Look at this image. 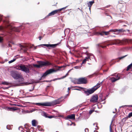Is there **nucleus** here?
I'll list each match as a JSON object with an SVG mask.
<instances>
[{"mask_svg":"<svg viewBox=\"0 0 132 132\" xmlns=\"http://www.w3.org/2000/svg\"><path fill=\"white\" fill-rule=\"evenodd\" d=\"M103 82V81H102L100 83H97L96 85L91 88L90 89L88 90L87 91H85L84 93L86 96H88L92 94L100 87L101 85L102 84Z\"/></svg>","mask_w":132,"mask_h":132,"instance_id":"1","label":"nucleus"},{"mask_svg":"<svg viewBox=\"0 0 132 132\" xmlns=\"http://www.w3.org/2000/svg\"><path fill=\"white\" fill-rule=\"evenodd\" d=\"M10 73L11 76L14 79H19V80H21V81H23L24 79L22 76L21 75L18 73L16 71H10Z\"/></svg>","mask_w":132,"mask_h":132,"instance_id":"2","label":"nucleus"},{"mask_svg":"<svg viewBox=\"0 0 132 132\" xmlns=\"http://www.w3.org/2000/svg\"><path fill=\"white\" fill-rule=\"evenodd\" d=\"M38 64H33V66L37 68H39L44 66H47L51 65V63L48 61L44 62L43 61H37Z\"/></svg>","mask_w":132,"mask_h":132,"instance_id":"3","label":"nucleus"},{"mask_svg":"<svg viewBox=\"0 0 132 132\" xmlns=\"http://www.w3.org/2000/svg\"><path fill=\"white\" fill-rule=\"evenodd\" d=\"M27 65H25L24 64H21L19 66V67L20 69L19 70L25 72L26 73H28L30 72L29 69Z\"/></svg>","mask_w":132,"mask_h":132,"instance_id":"4","label":"nucleus"},{"mask_svg":"<svg viewBox=\"0 0 132 132\" xmlns=\"http://www.w3.org/2000/svg\"><path fill=\"white\" fill-rule=\"evenodd\" d=\"M58 70H55L53 69H49L43 73L41 76V78H44L48 75L51 74L54 72H56Z\"/></svg>","mask_w":132,"mask_h":132,"instance_id":"5","label":"nucleus"},{"mask_svg":"<svg viewBox=\"0 0 132 132\" xmlns=\"http://www.w3.org/2000/svg\"><path fill=\"white\" fill-rule=\"evenodd\" d=\"M77 84H86L87 83V80L85 77L80 78L77 79Z\"/></svg>","mask_w":132,"mask_h":132,"instance_id":"6","label":"nucleus"},{"mask_svg":"<svg viewBox=\"0 0 132 132\" xmlns=\"http://www.w3.org/2000/svg\"><path fill=\"white\" fill-rule=\"evenodd\" d=\"M60 102L59 99L55 100L51 102H47V106H51L59 104Z\"/></svg>","mask_w":132,"mask_h":132,"instance_id":"7","label":"nucleus"},{"mask_svg":"<svg viewBox=\"0 0 132 132\" xmlns=\"http://www.w3.org/2000/svg\"><path fill=\"white\" fill-rule=\"evenodd\" d=\"M98 95L95 94L92 96L90 100V101L93 103H97L98 102Z\"/></svg>","mask_w":132,"mask_h":132,"instance_id":"8","label":"nucleus"},{"mask_svg":"<svg viewBox=\"0 0 132 132\" xmlns=\"http://www.w3.org/2000/svg\"><path fill=\"white\" fill-rule=\"evenodd\" d=\"M58 12V10H54L50 13L47 15L45 17V18H48L50 16L53 15Z\"/></svg>","mask_w":132,"mask_h":132,"instance_id":"9","label":"nucleus"},{"mask_svg":"<svg viewBox=\"0 0 132 132\" xmlns=\"http://www.w3.org/2000/svg\"><path fill=\"white\" fill-rule=\"evenodd\" d=\"M87 56L85 57V58L83 60L82 63L81 64V65L82 64L85 63L86 61H88L89 59H90V56L92 55V54H87Z\"/></svg>","mask_w":132,"mask_h":132,"instance_id":"10","label":"nucleus"},{"mask_svg":"<svg viewBox=\"0 0 132 132\" xmlns=\"http://www.w3.org/2000/svg\"><path fill=\"white\" fill-rule=\"evenodd\" d=\"M57 45V44H41L39 45V46H46L47 47H48L49 49H50V48L49 47H51L52 48H54Z\"/></svg>","mask_w":132,"mask_h":132,"instance_id":"11","label":"nucleus"},{"mask_svg":"<svg viewBox=\"0 0 132 132\" xmlns=\"http://www.w3.org/2000/svg\"><path fill=\"white\" fill-rule=\"evenodd\" d=\"M122 41L119 40H115L113 41L112 42L113 43L112 44L113 45H117V44H122Z\"/></svg>","mask_w":132,"mask_h":132,"instance_id":"12","label":"nucleus"},{"mask_svg":"<svg viewBox=\"0 0 132 132\" xmlns=\"http://www.w3.org/2000/svg\"><path fill=\"white\" fill-rule=\"evenodd\" d=\"M34 104L36 105H39V106H47V102L43 103H35Z\"/></svg>","mask_w":132,"mask_h":132,"instance_id":"13","label":"nucleus"},{"mask_svg":"<svg viewBox=\"0 0 132 132\" xmlns=\"http://www.w3.org/2000/svg\"><path fill=\"white\" fill-rule=\"evenodd\" d=\"M118 76L117 75V78L116 79L114 77L112 78H111V81L112 82H113L116 81L119 79H120V77H118Z\"/></svg>","mask_w":132,"mask_h":132,"instance_id":"14","label":"nucleus"},{"mask_svg":"<svg viewBox=\"0 0 132 132\" xmlns=\"http://www.w3.org/2000/svg\"><path fill=\"white\" fill-rule=\"evenodd\" d=\"M75 114H73L67 116V118L71 119H75Z\"/></svg>","mask_w":132,"mask_h":132,"instance_id":"15","label":"nucleus"},{"mask_svg":"<svg viewBox=\"0 0 132 132\" xmlns=\"http://www.w3.org/2000/svg\"><path fill=\"white\" fill-rule=\"evenodd\" d=\"M94 35L96 36H99L100 35L101 36H103L104 35L103 32H95L94 33Z\"/></svg>","mask_w":132,"mask_h":132,"instance_id":"16","label":"nucleus"},{"mask_svg":"<svg viewBox=\"0 0 132 132\" xmlns=\"http://www.w3.org/2000/svg\"><path fill=\"white\" fill-rule=\"evenodd\" d=\"M94 3V1H89L87 3V5L88 7H91L92 6L93 3Z\"/></svg>","mask_w":132,"mask_h":132,"instance_id":"17","label":"nucleus"},{"mask_svg":"<svg viewBox=\"0 0 132 132\" xmlns=\"http://www.w3.org/2000/svg\"><path fill=\"white\" fill-rule=\"evenodd\" d=\"M83 116H84V117L83 118V119L85 120L87 119H88V114H84V113H83Z\"/></svg>","mask_w":132,"mask_h":132,"instance_id":"18","label":"nucleus"},{"mask_svg":"<svg viewBox=\"0 0 132 132\" xmlns=\"http://www.w3.org/2000/svg\"><path fill=\"white\" fill-rule=\"evenodd\" d=\"M132 67V64L131 63L127 67L126 70L128 71Z\"/></svg>","mask_w":132,"mask_h":132,"instance_id":"19","label":"nucleus"},{"mask_svg":"<svg viewBox=\"0 0 132 132\" xmlns=\"http://www.w3.org/2000/svg\"><path fill=\"white\" fill-rule=\"evenodd\" d=\"M13 126L12 125H7V126L6 129L8 130L11 129L12 128Z\"/></svg>","mask_w":132,"mask_h":132,"instance_id":"20","label":"nucleus"},{"mask_svg":"<svg viewBox=\"0 0 132 132\" xmlns=\"http://www.w3.org/2000/svg\"><path fill=\"white\" fill-rule=\"evenodd\" d=\"M36 121L35 120H32V125L33 126H36Z\"/></svg>","mask_w":132,"mask_h":132,"instance_id":"21","label":"nucleus"},{"mask_svg":"<svg viewBox=\"0 0 132 132\" xmlns=\"http://www.w3.org/2000/svg\"><path fill=\"white\" fill-rule=\"evenodd\" d=\"M2 83L3 85H8L10 84L8 82H7L6 81L3 82H2Z\"/></svg>","mask_w":132,"mask_h":132,"instance_id":"22","label":"nucleus"},{"mask_svg":"<svg viewBox=\"0 0 132 132\" xmlns=\"http://www.w3.org/2000/svg\"><path fill=\"white\" fill-rule=\"evenodd\" d=\"M17 58H18V57H16V58H14V59H13V60H11L10 61H9V64H10L13 62H14V61H15V60H16V59Z\"/></svg>","mask_w":132,"mask_h":132,"instance_id":"23","label":"nucleus"},{"mask_svg":"<svg viewBox=\"0 0 132 132\" xmlns=\"http://www.w3.org/2000/svg\"><path fill=\"white\" fill-rule=\"evenodd\" d=\"M87 54H92V55H93V56L91 55V56H90V59H89L90 60H91V58H92V59L94 58V56L93 54H91V53H87Z\"/></svg>","mask_w":132,"mask_h":132,"instance_id":"24","label":"nucleus"},{"mask_svg":"<svg viewBox=\"0 0 132 132\" xmlns=\"http://www.w3.org/2000/svg\"><path fill=\"white\" fill-rule=\"evenodd\" d=\"M125 31L123 30V29H117V32H122Z\"/></svg>","mask_w":132,"mask_h":132,"instance_id":"25","label":"nucleus"},{"mask_svg":"<svg viewBox=\"0 0 132 132\" xmlns=\"http://www.w3.org/2000/svg\"><path fill=\"white\" fill-rule=\"evenodd\" d=\"M68 6H67L65 7H63V8L60 9H59L57 10H58V12H59L60 11L62 10L65 9Z\"/></svg>","mask_w":132,"mask_h":132,"instance_id":"26","label":"nucleus"},{"mask_svg":"<svg viewBox=\"0 0 132 132\" xmlns=\"http://www.w3.org/2000/svg\"><path fill=\"white\" fill-rule=\"evenodd\" d=\"M117 31V29H111L109 31L115 32Z\"/></svg>","mask_w":132,"mask_h":132,"instance_id":"27","label":"nucleus"},{"mask_svg":"<svg viewBox=\"0 0 132 132\" xmlns=\"http://www.w3.org/2000/svg\"><path fill=\"white\" fill-rule=\"evenodd\" d=\"M128 55H125V56H122V57H119L118 58L119 60H121V59H122L124 58V57H125L126 56H127Z\"/></svg>","mask_w":132,"mask_h":132,"instance_id":"28","label":"nucleus"},{"mask_svg":"<svg viewBox=\"0 0 132 132\" xmlns=\"http://www.w3.org/2000/svg\"><path fill=\"white\" fill-rule=\"evenodd\" d=\"M20 46L21 47V50H23V51L24 52H26L27 51V50H24V49H23L22 48H23V47H24V46H23L22 45H20Z\"/></svg>","mask_w":132,"mask_h":132,"instance_id":"29","label":"nucleus"},{"mask_svg":"<svg viewBox=\"0 0 132 132\" xmlns=\"http://www.w3.org/2000/svg\"><path fill=\"white\" fill-rule=\"evenodd\" d=\"M113 122V120H112L111 122V124L110 126V132H112V131H111L112 128H111V125L112 124Z\"/></svg>","mask_w":132,"mask_h":132,"instance_id":"30","label":"nucleus"},{"mask_svg":"<svg viewBox=\"0 0 132 132\" xmlns=\"http://www.w3.org/2000/svg\"><path fill=\"white\" fill-rule=\"evenodd\" d=\"M109 31H108L103 32L104 34L105 35H109Z\"/></svg>","mask_w":132,"mask_h":132,"instance_id":"31","label":"nucleus"},{"mask_svg":"<svg viewBox=\"0 0 132 132\" xmlns=\"http://www.w3.org/2000/svg\"><path fill=\"white\" fill-rule=\"evenodd\" d=\"M43 116L45 117L46 118H47L48 116L47 115V114L45 112H43Z\"/></svg>","mask_w":132,"mask_h":132,"instance_id":"32","label":"nucleus"},{"mask_svg":"<svg viewBox=\"0 0 132 132\" xmlns=\"http://www.w3.org/2000/svg\"><path fill=\"white\" fill-rule=\"evenodd\" d=\"M81 67V65L80 66H75V67H74V68H75L76 69H77L80 68Z\"/></svg>","mask_w":132,"mask_h":132,"instance_id":"33","label":"nucleus"},{"mask_svg":"<svg viewBox=\"0 0 132 132\" xmlns=\"http://www.w3.org/2000/svg\"><path fill=\"white\" fill-rule=\"evenodd\" d=\"M9 109L10 110H16V109H15L14 108H9Z\"/></svg>","mask_w":132,"mask_h":132,"instance_id":"34","label":"nucleus"},{"mask_svg":"<svg viewBox=\"0 0 132 132\" xmlns=\"http://www.w3.org/2000/svg\"><path fill=\"white\" fill-rule=\"evenodd\" d=\"M131 117H132V112L129 113V114L128 115V117L129 118H130Z\"/></svg>","mask_w":132,"mask_h":132,"instance_id":"35","label":"nucleus"},{"mask_svg":"<svg viewBox=\"0 0 132 132\" xmlns=\"http://www.w3.org/2000/svg\"><path fill=\"white\" fill-rule=\"evenodd\" d=\"M72 82L74 84H77V81L76 80V81L75 80H72Z\"/></svg>","mask_w":132,"mask_h":132,"instance_id":"36","label":"nucleus"},{"mask_svg":"<svg viewBox=\"0 0 132 132\" xmlns=\"http://www.w3.org/2000/svg\"><path fill=\"white\" fill-rule=\"evenodd\" d=\"M42 95H43L42 94H38V95H34V96H32V97H36V96H42Z\"/></svg>","mask_w":132,"mask_h":132,"instance_id":"37","label":"nucleus"},{"mask_svg":"<svg viewBox=\"0 0 132 132\" xmlns=\"http://www.w3.org/2000/svg\"><path fill=\"white\" fill-rule=\"evenodd\" d=\"M85 132H88L89 131V129L87 128H86L85 129Z\"/></svg>","mask_w":132,"mask_h":132,"instance_id":"38","label":"nucleus"},{"mask_svg":"<svg viewBox=\"0 0 132 132\" xmlns=\"http://www.w3.org/2000/svg\"><path fill=\"white\" fill-rule=\"evenodd\" d=\"M129 118L128 117V116L126 117H125L123 119V120H125V121L128 118Z\"/></svg>","mask_w":132,"mask_h":132,"instance_id":"39","label":"nucleus"},{"mask_svg":"<svg viewBox=\"0 0 132 132\" xmlns=\"http://www.w3.org/2000/svg\"><path fill=\"white\" fill-rule=\"evenodd\" d=\"M36 109H32V110L30 111L31 112H33L35 111L36 110Z\"/></svg>","mask_w":132,"mask_h":132,"instance_id":"40","label":"nucleus"},{"mask_svg":"<svg viewBox=\"0 0 132 132\" xmlns=\"http://www.w3.org/2000/svg\"><path fill=\"white\" fill-rule=\"evenodd\" d=\"M3 39L0 36V43H2L3 41Z\"/></svg>","mask_w":132,"mask_h":132,"instance_id":"41","label":"nucleus"},{"mask_svg":"<svg viewBox=\"0 0 132 132\" xmlns=\"http://www.w3.org/2000/svg\"><path fill=\"white\" fill-rule=\"evenodd\" d=\"M34 89V86H33V87L32 89H30L29 90V91H32Z\"/></svg>","mask_w":132,"mask_h":132,"instance_id":"42","label":"nucleus"},{"mask_svg":"<svg viewBox=\"0 0 132 132\" xmlns=\"http://www.w3.org/2000/svg\"><path fill=\"white\" fill-rule=\"evenodd\" d=\"M60 80V79L59 78H55V79H53V80H52V81H55L56 80Z\"/></svg>","mask_w":132,"mask_h":132,"instance_id":"43","label":"nucleus"},{"mask_svg":"<svg viewBox=\"0 0 132 132\" xmlns=\"http://www.w3.org/2000/svg\"><path fill=\"white\" fill-rule=\"evenodd\" d=\"M66 76H63L62 77H61V78H59L60 79H63L64 78H65L66 77Z\"/></svg>","mask_w":132,"mask_h":132,"instance_id":"44","label":"nucleus"},{"mask_svg":"<svg viewBox=\"0 0 132 132\" xmlns=\"http://www.w3.org/2000/svg\"><path fill=\"white\" fill-rule=\"evenodd\" d=\"M54 117L52 116H48V117L47 118H51L53 117Z\"/></svg>","mask_w":132,"mask_h":132,"instance_id":"45","label":"nucleus"},{"mask_svg":"<svg viewBox=\"0 0 132 132\" xmlns=\"http://www.w3.org/2000/svg\"><path fill=\"white\" fill-rule=\"evenodd\" d=\"M93 112V110H90L89 111V113L90 114H91Z\"/></svg>","mask_w":132,"mask_h":132,"instance_id":"46","label":"nucleus"},{"mask_svg":"<svg viewBox=\"0 0 132 132\" xmlns=\"http://www.w3.org/2000/svg\"><path fill=\"white\" fill-rule=\"evenodd\" d=\"M71 70H69V71L66 74V75H65L66 77L68 76V72L69 71H70Z\"/></svg>","mask_w":132,"mask_h":132,"instance_id":"47","label":"nucleus"},{"mask_svg":"<svg viewBox=\"0 0 132 132\" xmlns=\"http://www.w3.org/2000/svg\"><path fill=\"white\" fill-rule=\"evenodd\" d=\"M42 38V37L41 36H39V40H40Z\"/></svg>","mask_w":132,"mask_h":132,"instance_id":"48","label":"nucleus"},{"mask_svg":"<svg viewBox=\"0 0 132 132\" xmlns=\"http://www.w3.org/2000/svg\"><path fill=\"white\" fill-rule=\"evenodd\" d=\"M78 9L82 13L83 12L79 8H78Z\"/></svg>","mask_w":132,"mask_h":132,"instance_id":"49","label":"nucleus"},{"mask_svg":"<svg viewBox=\"0 0 132 132\" xmlns=\"http://www.w3.org/2000/svg\"><path fill=\"white\" fill-rule=\"evenodd\" d=\"M89 7V10L90 12H90H91L90 9H91V7Z\"/></svg>","mask_w":132,"mask_h":132,"instance_id":"50","label":"nucleus"},{"mask_svg":"<svg viewBox=\"0 0 132 132\" xmlns=\"http://www.w3.org/2000/svg\"><path fill=\"white\" fill-rule=\"evenodd\" d=\"M52 81V80H50V81H49V80H46L45 81H46V82H51Z\"/></svg>","mask_w":132,"mask_h":132,"instance_id":"51","label":"nucleus"},{"mask_svg":"<svg viewBox=\"0 0 132 132\" xmlns=\"http://www.w3.org/2000/svg\"><path fill=\"white\" fill-rule=\"evenodd\" d=\"M74 89L77 90H80L79 89H77V88H75V89Z\"/></svg>","mask_w":132,"mask_h":132,"instance_id":"52","label":"nucleus"},{"mask_svg":"<svg viewBox=\"0 0 132 132\" xmlns=\"http://www.w3.org/2000/svg\"><path fill=\"white\" fill-rule=\"evenodd\" d=\"M8 45L9 46V47H11V45L10 44H9Z\"/></svg>","mask_w":132,"mask_h":132,"instance_id":"53","label":"nucleus"},{"mask_svg":"<svg viewBox=\"0 0 132 132\" xmlns=\"http://www.w3.org/2000/svg\"><path fill=\"white\" fill-rule=\"evenodd\" d=\"M19 56V55H16V56H14V57H16V56Z\"/></svg>","mask_w":132,"mask_h":132,"instance_id":"54","label":"nucleus"},{"mask_svg":"<svg viewBox=\"0 0 132 132\" xmlns=\"http://www.w3.org/2000/svg\"><path fill=\"white\" fill-rule=\"evenodd\" d=\"M116 114H115V115H114V116H113V117L114 118H115V117H116Z\"/></svg>","mask_w":132,"mask_h":132,"instance_id":"55","label":"nucleus"},{"mask_svg":"<svg viewBox=\"0 0 132 132\" xmlns=\"http://www.w3.org/2000/svg\"><path fill=\"white\" fill-rule=\"evenodd\" d=\"M101 47L102 48H103L105 47L106 46H101Z\"/></svg>","mask_w":132,"mask_h":132,"instance_id":"56","label":"nucleus"},{"mask_svg":"<svg viewBox=\"0 0 132 132\" xmlns=\"http://www.w3.org/2000/svg\"><path fill=\"white\" fill-rule=\"evenodd\" d=\"M70 88L69 87H68V91H69V90H70Z\"/></svg>","mask_w":132,"mask_h":132,"instance_id":"57","label":"nucleus"},{"mask_svg":"<svg viewBox=\"0 0 132 132\" xmlns=\"http://www.w3.org/2000/svg\"><path fill=\"white\" fill-rule=\"evenodd\" d=\"M96 128H95V129H97V126H96Z\"/></svg>","mask_w":132,"mask_h":132,"instance_id":"58","label":"nucleus"},{"mask_svg":"<svg viewBox=\"0 0 132 132\" xmlns=\"http://www.w3.org/2000/svg\"><path fill=\"white\" fill-rule=\"evenodd\" d=\"M37 46H36V47H34V49H36V47H37Z\"/></svg>","mask_w":132,"mask_h":132,"instance_id":"59","label":"nucleus"},{"mask_svg":"<svg viewBox=\"0 0 132 132\" xmlns=\"http://www.w3.org/2000/svg\"><path fill=\"white\" fill-rule=\"evenodd\" d=\"M24 50H27V48H26L25 49H24Z\"/></svg>","mask_w":132,"mask_h":132,"instance_id":"60","label":"nucleus"},{"mask_svg":"<svg viewBox=\"0 0 132 132\" xmlns=\"http://www.w3.org/2000/svg\"><path fill=\"white\" fill-rule=\"evenodd\" d=\"M111 76H114V74H113V75H111Z\"/></svg>","mask_w":132,"mask_h":132,"instance_id":"61","label":"nucleus"},{"mask_svg":"<svg viewBox=\"0 0 132 132\" xmlns=\"http://www.w3.org/2000/svg\"><path fill=\"white\" fill-rule=\"evenodd\" d=\"M61 67H59V68L60 69V68H61Z\"/></svg>","mask_w":132,"mask_h":132,"instance_id":"62","label":"nucleus"},{"mask_svg":"<svg viewBox=\"0 0 132 132\" xmlns=\"http://www.w3.org/2000/svg\"><path fill=\"white\" fill-rule=\"evenodd\" d=\"M21 132H24V131H23L21 130Z\"/></svg>","mask_w":132,"mask_h":132,"instance_id":"63","label":"nucleus"},{"mask_svg":"<svg viewBox=\"0 0 132 132\" xmlns=\"http://www.w3.org/2000/svg\"><path fill=\"white\" fill-rule=\"evenodd\" d=\"M129 106L132 107V105H130Z\"/></svg>","mask_w":132,"mask_h":132,"instance_id":"64","label":"nucleus"}]
</instances>
